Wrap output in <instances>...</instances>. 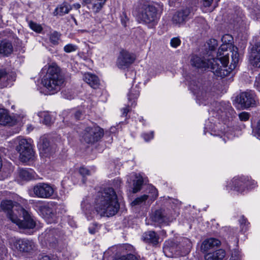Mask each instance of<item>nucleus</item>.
Wrapping results in <instances>:
<instances>
[{
	"label": "nucleus",
	"instance_id": "obj_1",
	"mask_svg": "<svg viewBox=\"0 0 260 260\" xmlns=\"http://www.w3.org/2000/svg\"><path fill=\"white\" fill-rule=\"evenodd\" d=\"M117 196L112 187L98 192L94 200V209L101 216H112L119 211Z\"/></svg>",
	"mask_w": 260,
	"mask_h": 260
},
{
	"label": "nucleus",
	"instance_id": "obj_2",
	"mask_svg": "<svg viewBox=\"0 0 260 260\" xmlns=\"http://www.w3.org/2000/svg\"><path fill=\"white\" fill-rule=\"evenodd\" d=\"M14 206L11 200H4L1 202V209L7 213V217L13 222L22 229H33L36 224L28 212L20 206H16V209L12 210Z\"/></svg>",
	"mask_w": 260,
	"mask_h": 260
},
{
	"label": "nucleus",
	"instance_id": "obj_3",
	"mask_svg": "<svg viewBox=\"0 0 260 260\" xmlns=\"http://www.w3.org/2000/svg\"><path fill=\"white\" fill-rule=\"evenodd\" d=\"M65 79L61 73L60 68L56 65L50 66L46 74L42 79V84L50 94L59 91L62 86Z\"/></svg>",
	"mask_w": 260,
	"mask_h": 260
},
{
	"label": "nucleus",
	"instance_id": "obj_4",
	"mask_svg": "<svg viewBox=\"0 0 260 260\" xmlns=\"http://www.w3.org/2000/svg\"><path fill=\"white\" fill-rule=\"evenodd\" d=\"M134 12L139 19L150 23L156 18L157 10L150 1L139 0L135 5Z\"/></svg>",
	"mask_w": 260,
	"mask_h": 260
},
{
	"label": "nucleus",
	"instance_id": "obj_5",
	"mask_svg": "<svg viewBox=\"0 0 260 260\" xmlns=\"http://www.w3.org/2000/svg\"><path fill=\"white\" fill-rule=\"evenodd\" d=\"M16 150L19 154V158L23 162H26L32 158L34 151L30 140L18 137L15 140Z\"/></svg>",
	"mask_w": 260,
	"mask_h": 260
},
{
	"label": "nucleus",
	"instance_id": "obj_6",
	"mask_svg": "<svg viewBox=\"0 0 260 260\" xmlns=\"http://www.w3.org/2000/svg\"><path fill=\"white\" fill-rule=\"evenodd\" d=\"M190 89L200 104L206 105L204 103L211 98L212 94L210 91V87L207 85H202L197 81L192 80L189 84Z\"/></svg>",
	"mask_w": 260,
	"mask_h": 260
},
{
	"label": "nucleus",
	"instance_id": "obj_7",
	"mask_svg": "<svg viewBox=\"0 0 260 260\" xmlns=\"http://www.w3.org/2000/svg\"><path fill=\"white\" fill-rule=\"evenodd\" d=\"M229 57L226 54L222 57L211 59V70L214 74L218 77H224L230 73L226 69L229 63Z\"/></svg>",
	"mask_w": 260,
	"mask_h": 260
},
{
	"label": "nucleus",
	"instance_id": "obj_8",
	"mask_svg": "<svg viewBox=\"0 0 260 260\" xmlns=\"http://www.w3.org/2000/svg\"><path fill=\"white\" fill-rule=\"evenodd\" d=\"M211 112H212L213 116L223 120L232 117L234 114V110L230 104L225 102H215L214 108Z\"/></svg>",
	"mask_w": 260,
	"mask_h": 260
},
{
	"label": "nucleus",
	"instance_id": "obj_9",
	"mask_svg": "<svg viewBox=\"0 0 260 260\" xmlns=\"http://www.w3.org/2000/svg\"><path fill=\"white\" fill-rule=\"evenodd\" d=\"M103 129L99 126L87 127L82 135L83 140L87 144H94L103 136Z\"/></svg>",
	"mask_w": 260,
	"mask_h": 260
},
{
	"label": "nucleus",
	"instance_id": "obj_10",
	"mask_svg": "<svg viewBox=\"0 0 260 260\" xmlns=\"http://www.w3.org/2000/svg\"><path fill=\"white\" fill-rule=\"evenodd\" d=\"M54 191L53 187L45 183H38L32 188L33 196L41 199L50 198Z\"/></svg>",
	"mask_w": 260,
	"mask_h": 260
},
{
	"label": "nucleus",
	"instance_id": "obj_11",
	"mask_svg": "<svg viewBox=\"0 0 260 260\" xmlns=\"http://www.w3.org/2000/svg\"><path fill=\"white\" fill-rule=\"evenodd\" d=\"M136 60L135 55L126 50H121L117 57L116 66L120 69H125L130 67Z\"/></svg>",
	"mask_w": 260,
	"mask_h": 260
},
{
	"label": "nucleus",
	"instance_id": "obj_12",
	"mask_svg": "<svg viewBox=\"0 0 260 260\" xmlns=\"http://www.w3.org/2000/svg\"><path fill=\"white\" fill-rule=\"evenodd\" d=\"M237 101L244 108L253 107L256 105V97L254 91L247 90L241 93L237 98Z\"/></svg>",
	"mask_w": 260,
	"mask_h": 260
},
{
	"label": "nucleus",
	"instance_id": "obj_13",
	"mask_svg": "<svg viewBox=\"0 0 260 260\" xmlns=\"http://www.w3.org/2000/svg\"><path fill=\"white\" fill-rule=\"evenodd\" d=\"M193 13L189 8H186L176 12L173 16L172 22L176 25L184 24L187 21L192 18Z\"/></svg>",
	"mask_w": 260,
	"mask_h": 260
},
{
	"label": "nucleus",
	"instance_id": "obj_14",
	"mask_svg": "<svg viewBox=\"0 0 260 260\" xmlns=\"http://www.w3.org/2000/svg\"><path fill=\"white\" fill-rule=\"evenodd\" d=\"M14 247L20 252H29L35 248V244L32 240L20 239L13 242Z\"/></svg>",
	"mask_w": 260,
	"mask_h": 260
},
{
	"label": "nucleus",
	"instance_id": "obj_15",
	"mask_svg": "<svg viewBox=\"0 0 260 260\" xmlns=\"http://www.w3.org/2000/svg\"><path fill=\"white\" fill-rule=\"evenodd\" d=\"M232 184L234 187V189L242 193L245 187L252 188L249 184L250 182L248 178L242 177L240 178H234L232 181Z\"/></svg>",
	"mask_w": 260,
	"mask_h": 260
},
{
	"label": "nucleus",
	"instance_id": "obj_16",
	"mask_svg": "<svg viewBox=\"0 0 260 260\" xmlns=\"http://www.w3.org/2000/svg\"><path fill=\"white\" fill-rule=\"evenodd\" d=\"M249 61L253 67L260 68V45L253 47L249 57Z\"/></svg>",
	"mask_w": 260,
	"mask_h": 260
},
{
	"label": "nucleus",
	"instance_id": "obj_17",
	"mask_svg": "<svg viewBox=\"0 0 260 260\" xmlns=\"http://www.w3.org/2000/svg\"><path fill=\"white\" fill-rule=\"evenodd\" d=\"M190 63L192 66L197 68L211 69V59L206 60L197 55H193L190 59Z\"/></svg>",
	"mask_w": 260,
	"mask_h": 260
},
{
	"label": "nucleus",
	"instance_id": "obj_18",
	"mask_svg": "<svg viewBox=\"0 0 260 260\" xmlns=\"http://www.w3.org/2000/svg\"><path fill=\"white\" fill-rule=\"evenodd\" d=\"M152 220L158 223H167L172 221V217L165 210H156L151 216Z\"/></svg>",
	"mask_w": 260,
	"mask_h": 260
},
{
	"label": "nucleus",
	"instance_id": "obj_19",
	"mask_svg": "<svg viewBox=\"0 0 260 260\" xmlns=\"http://www.w3.org/2000/svg\"><path fill=\"white\" fill-rule=\"evenodd\" d=\"M220 245V242L215 238H210L204 240L201 245V250L204 252L214 250Z\"/></svg>",
	"mask_w": 260,
	"mask_h": 260
},
{
	"label": "nucleus",
	"instance_id": "obj_20",
	"mask_svg": "<svg viewBox=\"0 0 260 260\" xmlns=\"http://www.w3.org/2000/svg\"><path fill=\"white\" fill-rule=\"evenodd\" d=\"M225 250L219 249L207 253L204 257L205 260H222L225 257Z\"/></svg>",
	"mask_w": 260,
	"mask_h": 260
},
{
	"label": "nucleus",
	"instance_id": "obj_21",
	"mask_svg": "<svg viewBox=\"0 0 260 260\" xmlns=\"http://www.w3.org/2000/svg\"><path fill=\"white\" fill-rule=\"evenodd\" d=\"M83 80L93 89H97L100 85V80L97 76L91 73H85Z\"/></svg>",
	"mask_w": 260,
	"mask_h": 260
},
{
	"label": "nucleus",
	"instance_id": "obj_22",
	"mask_svg": "<svg viewBox=\"0 0 260 260\" xmlns=\"http://www.w3.org/2000/svg\"><path fill=\"white\" fill-rule=\"evenodd\" d=\"M54 229H50L46 231L45 233L42 234L40 238H43L46 244H49L50 246H54L57 242V240L55 237V233Z\"/></svg>",
	"mask_w": 260,
	"mask_h": 260
},
{
	"label": "nucleus",
	"instance_id": "obj_23",
	"mask_svg": "<svg viewBox=\"0 0 260 260\" xmlns=\"http://www.w3.org/2000/svg\"><path fill=\"white\" fill-rule=\"evenodd\" d=\"M142 238L145 243L153 245H156L158 243L159 237L154 231H150L144 233Z\"/></svg>",
	"mask_w": 260,
	"mask_h": 260
},
{
	"label": "nucleus",
	"instance_id": "obj_24",
	"mask_svg": "<svg viewBox=\"0 0 260 260\" xmlns=\"http://www.w3.org/2000/svg\"><path fill=\"white\" fill-rule=\"evenodd\" d=\"M38 147L40 151V153L44 154L45 156H48L51 153V148L48 140L42 137L40 139Z\"/></svg>",
	"mask_w": 260,
	"mask_h": 260
},
{
	"label": "nucleus",
	"instance_id": "obj_25",
	"mask_svg": "<svg viewBox=\"0 0 260 260\" xmlns=\"http://www.w3.org/2000/svg\"><path fill=\"white\" fill-rule=\"evenodd\" d=\"M13 50L12 43L7 40L0 41V54L5 56H8L11 54Z\"/></svg>",
	"mask_w": 260,
	"mask_h": 260
},
{
	"label": "nucleus",
	"instance_id": "obj_26",
	"mask_svg": "<svg viewBox=\"0 0 260 260\" xmlns=\"http://www.w3.org/2000/svg\"><path fill=\"white\" fill-rule=\"evenodd\" d=\"M13 123V119L9 115L7 110L0 108V124L3 125H11Z\"/></svg>",
	"mask_w": 260,
	"mask_h": 260
},
{
	"label": "nucleus",
	"instance_id": "obj_27",
	"mask_svg": "<svg viewBox=\"0 0 260 260\" xmlns=\"http://www.w3.org/2000/svg\"><path fill=\"white\" fill-rule=\"evenodd\" d=\"M71 10H72L71 6L67 2H63L55 9L54 14V15H59L62 16L66 14H68Z\"/></svg>",
	"mask_w": 260,
	"mask_h": 260
},
{
	"label": "nucleus",
	"instance_id": "obj_28",
	"mask_svg": "<svg viewBox=\"0 0 260 260\" xmlns=\"http://www.w3.org/2000/svg\"><path fill=\"white\" fill-rule=\"evenodd\" d=\"M248 7L251 16L253 19L257 20L260 18V6L258 5L256 1H253L252 4L249 5Z\"/></svg>",
	"mask_w": 260,
	"mask_h": 260
},
{
	"label": "nucleus",
	"instance_id": "obj_29",
	"mask_svg": "<svg viewBox=\"0 0 260 260\" xmlns=\"http://www.w3.org/2000/svg\"><path fill=\"white\" fill-rule=\"evenodd\" d=\"M191 243L190 241L187 238H183L179 244L181 255H184L188 253L190 250Z\"/></svg>",
	"mask_w": 260,
	"mask_h": 260
},
{
	"label": "nucleus",
	"instance_id": "obj_30",
	"mask_svg": "<svg viewBox=\"0 0 260 260\" xmlns=\"http://www.w3.org/2000/svg\"><path fill=\"white\" fill-rule=\"evenodd\" d=\"M139 95V91L137 87L131 89L127 94L129 102H131V106L134 107L136 105L135 100L138 98Z\"/></svg>",
	"mask_w": 260,
	"mask_h": 260
},
{
	"label": "nucleus",
	"instance_id": "obj_31",
	"mask_svg": "<svg viewBox=\"0 0 260 260\" xmlns=\"http://www.w3.org/2000/svg\"><path fill=\"white\" fill-rule=\"evenodd\" d=\"M143 177L140 175H135V179L133 181V192L136 193L141 189L143 184Z\"/></svg>",
	"mask_w": 260,
	"mask_h": 260
},
{
	"label": "nucleus",
	"instance_id": "obj_32",
	"mask_svg": "<svg viewBox=\"0 0 260 260\" xmlns=\"http://www.w3.org/2000/svg\"><path fill=\"white\" fill-rule=\"evenodd\" d=\"M235 49H236V50H235V49H234L231 55L232 62L230 64V68L231 70H233L236 68L239 60V53L237 52L238 49L237 47H236Z\"/></svg>",
	"mask_w": 260,
	"mask_h": 260
},
{
	"label": "nucleus",
	"instance_id": "obj_33",
	"mask_svg": "<svg viewBox=\"0 0 260 260\" xmlns=\"http://www.w3.org/2000/svg\"><path fill=\"white\" fill-rule=\"evenodd\" d=\"M38 116L43 118V123L46 125H49L51 122V117L50 114L47 112H39Z\"/></svg>",
	"mask_w": 260,
	"mask_h": 260
},
{
	"label": "nucleus",
	"instance_id": "obj_34",
	"mask_svg": "<svg viewBox=\"0 0 260 260\" xmlns=\"http://www.w3.org/2000/svg\"><path fill=\"white\" fill-rule=\"evenodd\" d=\"M19 176L26 180H30L34 177L32 172L26 169H21L19 172Z\"/></svg>",
	"mask_w": 260,
	"mask_h": 260
},
{
	"label": "nucleus",
	"instance_id": "obj_35",
	"mask_svg": "<svg viewBox=\"0 0 260 260\" xmlns=\"http://www.w3.org/2000/svg\"><path fill=\"white\" fill-rule=\"evenodd\" d=\"M148 196L144 194L140 197L135 199L131 203L132 206L141 205L145 204L146 201L148 199Z\"/></svg>",
	"mask_w": 260,
	"mask_h": 260
},
{
	"label": "nucleus",
	"instance_id": "obj_36",
	"mask_svg": "<svg viewBox=\"0 0 260 260\" xmlns=\"http://www.w3.org/2000/svg\"><path fill=\"white\" fill-rule=\"evenodd\" d=\"M60 36V34L56 31H54L52 32H51L49 36L50 42L54 45H57L58 44Z\"/></svg>",
	"mask_w": 260,
	"mask_h": 260
},
{
	"label": "nucleus",
	"instance_id": "obj_37",
	"mask_svg": "<svg viewBox=\"0 0 260 260\" xmlns=\"http://www.w3.org/2000/svg\"><path fill=\"white\" fill-rule=\"evenodd\" d=\"M40 210L43 214H46L48 217H52L53 215V210L48 206H42L40 207Z\"/></svg>",
	"mask_w": 260,
	"mask_h": 260
},
{
	"label": "nucleus",
	"instance_id": "obj_38",
	"mask_svg": "<svg viewBox=\"0 0 260 260\" xmlns=\"http://www.w3.org/2000/svg\"><path fill=\"white\" fill-rule=\"evenodd\" d=\"M29 26L32 30L37 33H40L43 30V28L40 24L32 21L29 22Z\"/></svg>",
	"mask_w": 260,
	"mask_h": 260
},
{
	"label": "nucleus",
	"instance_id": "obj_39",
	"mask_svg": "<svg viewBox=\"0 0 260 260\" xmlns=\"http://www.w3.org/2000/svg\"><path fill=\"white\" fill-rule=\"evenodd\" d=\"M239 221L240 224L241 231L243 232L246 231L249 224L247 219L245 218L244 216H242L239 220Z\"/></svg>",
	"mask_w": 260,
	"mask_h": 260
},
{
	"label": "nucleus",
	"instance_id": "obj_40",
	"mask_svg": "<svg viewBox=\"0 0 260 260\" xmlns=\"http://www.w3.org/2000/svg\"><path fill=\"white\" fill-rule=\"evenodd\" d=\"M7 253V249L6 248L4 242L0 240V260H2L5 258Z\"/></svg>",
	"mask_w": 260,
	"mask_h": 260
},
{
	"label": "nucleus",
	"instance_id": "obj_41",
	"mask_svg": "<svg viewBox=\"0 0 260 260\" xmlns=\"http://www.w3.org/2000/svg\"><path fill=\"white\" fill-rule=\"evenodd\" d=\"M105 5L100 2H95L92 6V10L94 13L99 12Z\"/></svg>",
	"mask_w": 260,
	"mask_h": 260
},
{
	"label": "nucleus",
	"instance_id": "obj_42",
	"mask_svg": "<svg viewBox=\"0 0 260 260\" xmlns=\"http://www.w3.org/2000/svg\"><path fill=\"white\" fill-rule=\"evenodd\" d=\"M78 49V47L76 45L69 44L66 45L63 48V50L67 53H70L72 52L75 51Z\"/></svg>",
	"mask_w": 260,
	"mask_h": 260
},
{
	"label": "nucleus",
	"instance_id": "obj_43",
	"mask_svg": "<svg viewBox=\"0 0 260 260\" xmlns=\"http://www.w3.org/2000/svg\"><path fill=\"white\" fill-rule=\"evenodd\" d=\"M79 172L83 176L82 181L83 183H85V180L84 179V177L86 176H88L90 175L89 170L86 169V168L81 167L79 169Z\"/></svg>",
	"mask_w": 260,
	"mask_h": 260
},
{
	"label": "nucleus",
	"instance_id": "obj_44",
	"mask_svg": "<svg viewBox=\"0 0 260 260\" xmlns=\"http://www.w3.org/2000/svg\"><path fill=\"white\" fill-rule=\"evenodd\" d=\"M221 41L223 43L226 44L228 45H230L232 44V42L233 41V37L232 36L226 34L222 36L221 38Z\"/></svg>",
	"mask_w": 260,
	"mask_h": 260
},
{
	"label": "nucleus",
	"instance_id": "obj_45",
	"mask_svg": "<svg viewBox=\"0 0 260 260\" xmlns=\"http://www.w3.org/2000/svg\"><path fill=\"white\" fill-rule=\"evenodd\" d=\"M180 44L181 41L179 38L175 37L171 40L170 44L172 47L177 48Z\"/></svg>",
	"mask_w": 260,
	"mask_h": 260
},
{
	"label": "nucleus",
	"instance_id": "obj_46",
	"mask_svg": "<svg viewBox=\"0 0 260 260\" xmlns=\"http://www.w3.org/2000/svg\"><path fill=\"white\" fill-rule=\"evenodd\" d=\"M209 49L211 51L214 50L217 47V42L215 39H211L208 43Z\"/></svg>",
	"mask_w": 260,
	"mask_h": 260
},
{
	"label": "nucleus",
	"instance_id": "obj_47",
	"mask_svg": "<svg viewBox=\"0 0 260 260\" xmlns=\"http://www.w3.org/2000/svg\"><path fill=\"white\" fill-rule=\"evenodd\" d=\"M72 123L75 121L79 120L82 116V113L80 111H76L72 114Z\"/></svg>",
	"mask_w": 260,
	"mask_h": 260
},
{
	"label": "nucleus",
	"instance_id": "obj_48",
	"mask_svg": "<svg viewBox=\"0 0 260 260\" xmlns=\"http://www.w3.org/2000/svg\"><path fill=\"white\" fill-rule=\"evenodd\" d=\"M239 117L241 121H247L249 118V114L246 112H243L239 114Z\"/></svg>",
	"mask_w": 260,
	"mask_h": 260
},
{
	"label": "nucleus",
	"instance_id": "obj_49",
	"mask_svg": "<svg viewBox=\"0 0 260 260\" xmlns=\"http://www.w3.org/2000/svg\"><path fill=\"white\" fill-rule=\"evenodd\" d=\"M142 137L146 141H148L152 139L154 137V132H151L150 133H145L142 135Z\"/></svg>",
	"mask_w": 260,
	"mask_h": 260
},
{
	"label": "nucleus",
	"instance_id": "obj_50",
	"mask_svg": "<svg viewBox=\"0 0 260 260\" xmlns=\"http://www.w3.org/2000/svg\"><path fill=\"white\" fill-rule=\"evenodd\" d=\"M230 260H241L239 252L236 250L233 251Z\"/></svg>",
	"mask_w": 260,
	"mask_h": 260
},
{
	"label": "nucleus",
	"instance_id": "obj_51",
	"mask_svg": "<svg viewBox=\"0 0 260 260\" xmlns=\"http://www.w3.org/2000/svg\"><path fill=\"white\" fill-rule=\"evenodd\" d=\"M228 45V44L223 43V44L220 46L217 52L218 56H219L222 55L221 52L227 51Z\"/></svg>",
	"mask_w": 260,
	"mask_h": 260
},
{
	"label": "nucleus",
	"instance_id": "obj_52",
	"mask_svg": "<svg viewBox=\"0 0 260 260\" xmlns=\"http://www.w3.org/2000/svg\"><path fill=\"white\" fill-rule=\"evenodd\" d=\"M7 74L5 69H0V82L6 79Z\"/></svg>",
	"mask_w": 260,
	"mask_h": 260
},
{
	"label": "nucleus",
	"instance_id": "obj_53",
	"mask_svg": "<svg viewBox=\"0 0 260 260\" xmlns=\"http://www.w3.org/2000/svg\"><path fill=\"white\" fill-rule=\"evenodd\" d=\"M121 183H122V181H121V179L119 178H117L113 180V186L116 189H118V188H120Z\"/></svg>",
	"mask_w": 260,
	"mask_h": 260
},
{
	"label": "nucleus",
	"instance_id": "obj_54",
	"mask_svg": "<svg viewBox=\"0 0 260 260\" xmlns=\"http://www.w3.org/2000/svg\"><path fill=\"white\" fill-rule=\"evenodd\" d=\"M130 107H132L131 106V105H129L128 104L127 106L121 109L122 116H123L124 117L126 116L127 113L130 111Z\"/></svg>",
	"mask_w": 260,
	"mask_h": 260
},
{
	"label": "nucleus",
	"instance_id": "obj_55",
	"mask_svg": "<svg viewBox=\"0 0 260 260\" xmlns=\"http://www.w3.org/2000/svg\"><path fill=\"white\" fill-rule=\"evenodd\" d=\"M123 260H136V256L133 254H127L125 257H122Z\"/></svg>",
	"mask_w": 260,
	"mask_h": 260
},
{
	"label": "nucleus",
	"instance_id": "obj_56",
	"mask_svg": "<svg viewBox=\"0 0 260 260\" xmlns=\"http://www.w3.org/2000/svg\"><path fill=\"white\" fill-rule=\"evenodd\" d=\"M254 86L256 87L257 90L260 91V78L256 77V79L254 82Z\"/></svg>",
	"mask_w": 260,
	"mask_h": 260
},
{
	"label": "nucleus",
	"instance_id": "obj_57",
	"mask_svg": "<svg viewBox=\"0 0 260 260\" xmlns=\"http://www.w3.org/2000/svg\"><path fill=\"white\" fill-rule=\"evenodd\" d=\"M213 1V0H203V5L204 7H209L211 5Z\"/></svg>",
	"mask_w": 260,
	"mask_h": 260
},
{
	"label": "nucleus",
	"instance_id": "obj_58",
	"mask_svg": "<svg viewBox=\"0 0 260 260\" xmlns=\"http://www.w3.org/2000/svg\"><path fill=\"white\" fill-rule=\"evenodd\" d=\"M95 226H90L89 228V232L91 234H94L96 233L97 230V224H94Z\"/></svg>",
	"mask_w": 260,
	"mask_h": 260
},
{
	"label": "nucleus",
	"instance_id": "obj_59",
	"mask_svg": "<svg viewBox=\"0 0 260 260\" xmlns=\"http://www.w3.org/2000/svg\"><path fill=\"white\" fill-rule=\"evenodd\" d=\"M256 134L257 135L258 138L260 139V120L257 122V127H256Z\"/></svg>",
	"mask_w": 260,
	"mask_h": 260
},
{
	"label": "nucleus",
	"instance_id": "obj_60",
	"mask_svg": "<svg viewBox=\"0 0 260 260\" xmlns=\"http://www.w3.org/2000/svg\"><path fill=\"white\" fill-rule=\"evenodd\" d=\"M39 260H51V259L48 255H42L40 257Z\"/></svg>",
	"mask_w": 260,
	"mask_h": 260
},
{
	"label": "nucleus",
	"instance_id": "obj_61",
	"mask_svg": "<svg viewBox=\"0 0 260 260\" xmlns=\"http://www.w3.org/2000/svg\"><path fill=\"white\" fill-rule=\"evenodd\" d=\"M92 0H82V4L83 5H86L91 3Z\"/></svg>",
	"mask_w": 260,
	"mask_h": 260
},
{
	"label": "nucleus",
	"instance_id": "obj_62",
	"mask_svg": "<svg viewBox=\"0 0 260 260\" xmlns=\"http://www.w3.org/2000/svg\"><path fill=\"white\" fill-rule=\"evenodd\" d=\"M73 6L76 9H79L81 8V5L78 3L74 4Z\"/></svg>",
	"mask_w": 260,
	"mask_h": 260
},
{
	"label": "nucleus",
	"instance_id": "obj_63",
	"mask_svg": "<svg viewBox=\"0 0 260 260\" xmlns=\"http://www.w3.org/2000/svg\"><path fill=\"white\" fill-rule=\"evenodd\" d=\"M18 201L23 204H24L26 202V201L25 200L21 198H20V200H19Z\"/></svg>",
	"mask_w": 260,
	"mask_h": 260
},
{
	"label": "nucleus",
	"instance_id": "obj_64",
	"mask_svg": "<svg viewBox=\"0 0 260 260\" xmlns=\"http://www.w3.org/2000/svg\"><path fill=\"white\" fill-rule=\"evenodd\" d=\"M170 250V248L168 247H165L164 249V252L166 253V254L167 255V251L169 250Z\"/></svg>",
	"mask_w": 260,
	"mask_h": 260
}]
</instances>
